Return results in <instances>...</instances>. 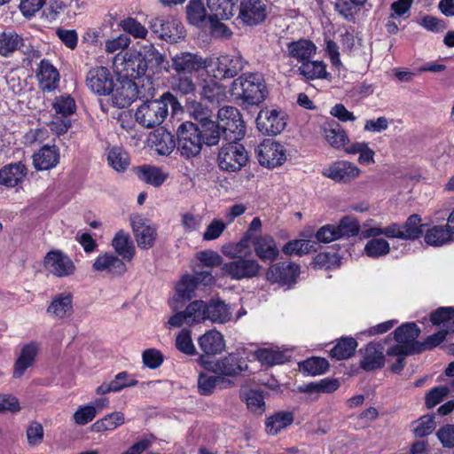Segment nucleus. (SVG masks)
I'll return each mask as SVG.
<instances>
[{"instance_id":"nucleus-38","label":"nucleus","mask_w":454,"mask_h":454,"mask_svg":"<svg viewBox=\"0 0 454 454\" xmlns=\"http://www.w3.org/2000/svg\"><path fill=\"white\" fill-rule=\"evenodd\" d=\"M155 150L160 155H169L177 147L174 135L167 129H158L154 134Z\"/></svg>"},{"instance_id":"nucleus-62","label":"nucleus","mask_w":454,"mask_h":454,"mask_svg":"<svg viewBox=\"0 0 454 454\" xmlns=\"http://www.w3.org/2000/svg\"><path fill=\"white\" fill-rule=\"evenodd\" d=\"M176 348L182 353L192 356L196 354V348L193 345L191 332L186 329H183L178 333L176 338Z\"/></svg>"},{"instance_id":"nucleus-52","label":"nucleus","mask_w":454,"mask_h":454,"mask_svg":"<svg viewBox=\"0 0 454 454\" xmlns=\"http://www.w3.org/2000/svg\"><path fill=\"white\" fill-rule=\"evenodd\" d=\"M107 161L118 172L124 171L129 165V158L121 147H113L108 152Z\"/></svg>"},{"instance_id":"nucleus-61","label":"nucleus","mask_w":454,"mask_h":454,"mask_svg":"<svg viewBox=\"0 0 454 454\" xmlns=\"http://www.w3.org/2000/svg\"><path fill=\"white\" fill-rule=\"evenodd\" d=\"M340 239L349 238L358 234L359 223L357 220L353 216H344L340 221L339 224L336 225Z\"/></svg>"},{"instance_id":"nucleus-43","label":"nucleus","mask_w":454,"mask_h":454,"mask_svg":"<svg viewBox=\"0 0 454 454\" xmlns=\"http://www.w3.org/2000/svg\"><path fill=\"white\" fill-rule=\"evenodd\" d=\"M324 133L326 141L334 148L340 149L345 147L348 142V137L345 130L337 122L332 123L327 128H325Z\"/></svg>"},{"instance_id":"nucleus-3","label":"nucleus","mask_w":454,"mask_h":454,"mask_svg":"<svg viewBox=\"0 0 454 454\" xmlns=\"http://www.w3.org/2000/svg\"><path fill=\"white\" fill-rule=\"evenodd\" d=\"M177 151L186 159L198 155L202 149V137L200 126L184 121L177 129Z\"/></svg>"},{"instance_id":"nucleus-45","label":"nucleus","mask_w":454,"mask_h":454,"mask_svg":"<svg viewBox=\"0 0 454 454\" xmlns=\"http://www.w3.org/2000/svg\"><path fill=\"white\" fill-rule=\"evenodd\" d=\"M452 235L447 226H434L425 234V242L433 247H440L452 239Z\"/></svg>"},{"instance_id":"nucleus-56","label":"nucleus","mask_w":454,"mask_h":454,"mask_svg":"<svg viewBox=\"0 0 454 454\" xmlns=\"http://www.w3.org/2000/svg\"><path fill=\"white\" fill-rule=\"evenodd\" d=\"M187 19L192 25H199L205 20L207 12L202 0H189L186 6Z\"/></svg>"},{"instance_id":"nucleus-1","label":"nucleus","mask_w":454,"mask_h":454,"mask_svg":"<svg viewBox=\"0 0 454 454\" xmlns=\"http://www.w3.org/2000/svg\"><path fill=\"white\" fill-rule=\"evenodd\" d=\"M231 95L236 99L250 106H257L268 96V89L263 75L260 73H246L232 82Z\"/></svg>"},{"instance_id":"nucleus-8","label":"nucleus","mask_w":454,"mask_h":454,"mask_svg":"<svg viewBox=\"0 0 454 454\" xmlns=\"http://www.w3.org/2000/svg\"><path fill=\"white\" fill-rule=\"evenodd\" d=\"M149 26L151 30L157 34L160 39L170 43H177L185 36L184 26L180 20L174 17L167 19L153 18L149 22Z\"/></svg>"},{"instance_id":"nucleus-25","label":"nucleus","mask_w":454,"mask_h":454,"mask_svg":"<svg viewBox=\"0 0 454 454\" xmlns=\"http://www.w3.org/2000/svg\"><path fill=\"white\" fill-rule=\"evenodd\" d=\"M27 174V167L21 161L7 164L0 169V184L15 187L24 181Z\"/></svg>"},{"instance_id":"nucleus-47","label":"nucleus","mask_w":454,"mask_h":454,"mask_svg":"<svg viewBox=\"0 0 454 454\" xmlns=\"http://www.w3.org/2000/svg\"><path fill=\"white\" fill-rule=\"evenodd\" d=\"M200 129L202 142L208 146L215 145L223 139L221 127L212 120L204 122Z\"/></svg>"},{"instance_id":"nucleus-57","label":"nucleus","mask_w":454,"mask_h":454,"mask_svg":"<svg viewBox=\"0 0 454 454\" xmlns=\"http://www.w3.org/2000/svg\"><path fill=\"white\" fill-rule=\"evenodd\" d=\"M186 108L190 116L199 121L200 125L210 120L211 110L200 102L196 100L188 101Z\"/></svg>"},{"instance_id":"nucleus-44","label":"nucleus","mask_w":454,"mask_h":454,"mask_svg":"<svg viewBox=\"0 0 454 454\" xmlns=\"http://www.w3.org/2000/svg\"><path fill=\"white\" fill-rule=\"evenodd\" d=\"M125 422L124 414L114 411L106 415L103 419L97 420L91 427L94 432H104L114 430Z\"/></svg>"},{"instance_id":"nucleus-48","label":"nucleus","mask_w":454,"mask_h":454,"mask_svg":"<svg viewBox=\"0 0 454 454\" xmlns=\"http://www.w3.org/2000/svg\"><path fill=\"white\" fill-rule=\"evenodd\" d=\"M356 347L357 342L354 338H342L332 348L330 354L337 360L348 359L353 356Z\"/></svg>"},{"instance_id":"nucleus-28","label":"nucleus","mask_w":454,"mask_h":454,"mask_svg":"<svg viewBox=\"0 0 454 454\" xmlns=\"http://www.w3.org/2000/svg\"><path fill=\"white\" fill-rule=\"evenodd\" d=\"M200 349L206 355H217L225 348V341L223 334L216 330H210L198 340Z\"/></svg>"},{"instance_id":"nucleus-46","label":"nucleus","mask_w":454,"mask_h":454,"mask_svg":"<svg viewBox=\"0 0 454 454\" xmlns=\"http://www.w3.org/2000/svg\"><path fill=\"white\" fill-rule=\"evenodd\" d=\"M223 140L225 142H239L246 133L245 123L242 119L239 121L224 122L221 127Z\"/></svg>"},{"instance_id":"nucleus-9","label":"nucleus","mask_w":454,"mask_h":454,"mask_svg":"<svg viewBox=\"0 0 454 454\" xmlns=\"http://www.w3.org/2000/svg\"><path fill=\"white\" fill-rule=\"evenodd\" d=\"M209 66L207 59L190 51H181L171 58V67L177 74H192Z\"/></svg>"},{"instance_id":"nucleus-17","label":"nucleus","mask_w":454,"mask_h":454,"mask_svg":"<svg viewBox=\"0 0 454 454\" xmlns=\"http://www.w3.org/2000/svg\"><path fill=\"white\" fill-rule=\"evenodd\" d=\"M300 273V266L295 263L278 262L267 270L266 278L272 283L291 285L295 283Z\"/></svg>"},{"instance_id":"nucleus-40","label":"nucleus","mask_w":454,"mask_h":454,"mask_svg":"<svg viewBox=\"0 0 454 454\" xmlns=\"http://www.w3.org/2000/svg\"><path fill=\"white\" fill-rule=\"evenodd\" d=\"M253 238L254 237L249 236V233H245L239 242L224 246L222 251L228 258L252 256V252L249 248V241L252 242Z\"/></svg>"},{"instance_id":"nucleus-27","label":"nucleus","mask_w":454,"mask_h":454,"mask_svg":"<svg viewBox=\"0 0 454 454\" xmlns=\"http://www.w3.org/2000/svg\"><path fill=\"white\" fill-rule=\"evenodd\" d=\"M132 228L137 246L143 249L151 248L156 239V229L145 224L142 218L138 217L132 221Z\"/></svg>"},{"instance_id":"nucleus-16","label":"nucleus","mask_w":454,"mask_h":454,"mask_svg":"<svg viewBox=\"0 0 454 454\" xmlns=\"http://www.w3.org/2000/svg\"><path fill=\"white\" fill-rule=\"evenodd\" d=\"M92 270L112 278L121 277L127 271L123 259L112 253L98 255L92 264Z\"/></svg>"},{"instance_id":"nucleus-19","label":"nucleus","mask_w":454,"mask_h":454,"mask_svg":"<svg viewBox=\"0 0 454 454\" xmlns=\"http://www.w3.org/2000/svg\"><path fill=\"white\" fill-rule=\"evenodd\" d=\"M38 351L39 344L35 341L25 344L21 348L20 353L13 366V378H21L26 371L34 365Z\"/></svg>"},{"instance_id":"nucleus-24","label":"nucleus","mask_w":454,"mask_h":454,"mask_svg":"<svg viewBox=\"0 0 454 454\" xmlns=\"http://www.w3.org/2000/svg\"><path fill=\"white\" fill-rule=\"evenodd\" d=\"M287 57L294 59L299 63L311 59L317 53L316 44L309 39H299L286 44Z\"/></svg>"},{"instance_id":"nucleus-54","label":"nucleus","mask_w":454,"mask_h":454,"mask_svg":"<svg viewBox=\"0 0 454 454\" xmlns=\"http://www.w3.org/2000/svg\"><path fill=\"white\" fill-rule=\"evenodd\" d=\"M389 251V243L381 238L370 239L364 247L365 254L371 258L384 256L387 254Z\"/></svg>"},{"instance_id":"nucleus-41","label":"nucleus","mask_w":454,"mask_h":454,"mask_svg":"<svg viewBox=\"0 0 454 454\" xmlns=\"http://www.w3.org/2000/svg\"><path fill=\"white\" fill-rule=\"evenodd\" d=\"M168 176L167 173L156 167L144 165L138 168L139 179L155 187L160 186Z\"/></svg>"},{"instance_id":"nucleus-60","label":"nucleus","mask_w":454,"mask_h":454,"mask_svg":"<svg viewBox=\"0 0 454 454\" xmlns=\"http://www.w3.org/2000/svg\"><path fill=\"white\" fill-rule=\"evenodd\" d=\"M53 108L57 114L67 118L73 114L76 109L74 99L69 95H61L55 98Z\"/></svg>"},{"instance_id":"nucleus-2","label":"nucleus","mask_w":454,"mask_h":454,"mask_svg":"<svg viewBox=\"0 0 454 454\" xmlns=\"http://www.w3.org/2000/svg\"><path fill=\"white\" fill-rule=\"evenodd\" d=\"M176 98L166 92L158 99L146 100L137 107L136 121L145 128H154L161 124L168 115V106L176 104Z\"/></svg>"},{"instance_id":"nucleus-59","label":"nucleus","mask_w":454,"mask_h":454,"mask_svg":"<svg viewBox=\"0 0 454 454\" xmlns=\"http://www.w3.org/2000/svg\"><path fill=\"white\" fill-rule=\"evenodd\" d=\"M196 288V280L192 278V275L184 276L176 288V299L191 300Z\"/></svg>"},{"instance_id":"nucleus-55","label":"nucleus","mask_w":454,"mask_h":454,"mask_svg":"<svg viewBox=\"0 0 454 454\" xmlns=\"http://www.w3.org/2000/svg\"><path fill=\"white\" fill-rule=\"evenodd\" d=\"M205 309L206 302L204 301L197 300L191 302L184 310L188 319V325H192L206 320Z\"/></svg>"},{"instance_id":"nucleus-58","label":"nucleus","mask_w":454,"mask_h":454,"mask_svg":"<svg viewBox=\"0 0 454 454\" xmlns=\"http://www.w3.org/2000/svg\"><path fill=\"white\" fill-rule=\"evenodd\" d=\"M119 25L123 31L135 38L145 39L148 34L147 28L131 17L122 20Z\"/></svg>"},{"instance_id":"nucleus-26","label":"nucleus","mask_w":454,"mask_h":454,"mask_svg":"<svg viewBox=\"0 0 454 454\" xmlns=\"http://www.w3.org/2000/svg\"><path fill=\"white\" fill-rule=\"evenodd\" d=\"M36 76L43 91H52L59 85V71L48 59L41 60Z\"/></svg>"},{"instance_id":"nucleus-39","label":"nucleus","mask_w":454,"mask_h":454,"mask_svg":"<svg viewBox=\"0 0 454 454\" xmlns=\"http://www.w3.org/2000/svg\"><path fill=\"white\" fill-rule=\"evenodd\" d=\"M282 251L287 255H303L317 251V242L308 239H294L284 245Z\"/></svg>"},{"instance_id":"nucleus-11","label":"nucleus","mask_w":454,"mask_h":454,"mask_svg":"<svg viewBox=\"0 0 454 454\" xmlns=\"http://www.w3.org/2000/svg\"><path fill=\"white\" fill-rule=\"evenodd\" d=\"M256 152L259 163L269 168L279 167L286 160L285 146L280 143L264 141Z\"/></svg>"},{"instance_id":"nucleus-32","label":"nucleus","mask_w":454,"mask_h":454,"mask_svg":"<svg viewBox=\"0 0 454 454\" xmlns=\"http://www.w3.org/2000/svg\"><path fill=\"white\" fill-rule=\"evenodd\" d=\"M141 55L143 61L146 64V67H160L166 71L169 68L168 61L166 60L163 54L152 43H146L141 46L137 51Z\"/></svg>"},{"instance_id":"nucleus-63","label":"nucleus","mask_w":454,"mask_h":454,"mask_svg":"<svg viewBox=\"0 0 454 454\" xmlns=\"http://www.w3.org/2000/svg\"><path fill=\"white\" fill-rule=\"evenodd\" d=\"M172 88L183 95H188L195 92L196 84L191 74H178L174 78Z\"/></svg>"},{"instance_id":"nucleus-13","label":"nucleus","mask_w":454,"mask_h":454,"mask_svg":"<svg viewBox=\"0 0 454 454\" xmlns=\"http://www.w3.org/2000/svg\"><path fill=\"white\" fill-rule=\"evenodd\" d=\"M215 69L214 76L215 78H232L241 72L247 61L243 59L239 52L233 54L221 55L213 63Z\"/></svg>"},{"instance_id":"nucleus-42","label":"nucleus","mask_w":454,"mask_h":454,"mask_svg":"<svg viewBox=\"0 0 454 454\" xmlns=\"http://www.w3.org/2000/svg\"><path fill=\"white\" fill-rule=\"evenodd\" d=\"M200 95L211 103H221L226 98L225 87L214 80L206 81L202 86Z\"/></svg>"},{"instance_id":"nucleus-18","label":"nucleus","mask_w":454,"mask_h":454,"mask_svg":"<svg viewBox=\"0 0 454 454\" xmlns=\"http://www.w3.org/2000/svg\"><path fill=\"white\" fill-rule=\"evenodd\" d=\"M360 169L347 160H339L331 164L322 171V175L335 182L347 183L358 176Z\"/></svg>"},{"instance_id":"nucleus-33","label":"nucleus","mask_w":454,"mask_h":454,"mask_svg":"<svg viewBox=\"0 0 454 454\" xmlns=\"http://www.w3.org/2000/svg\"><path fill=\"white\" fill-rule=\"evenodd\" d=\"M73 311V296L71 294L64 293L56 295L50 306L47 312L58 318L68 317Z\"/></svg>"},{"instance_id":"nucleus-6","label":"nucleus","mask_w":454,"mask_h":454,"mask_svg":"<svg viewBox=\"0 0 454 454\" xmlns=\"http://www.w3.org/2000/svg\"><path fill=\"white\" fill-rule=\"evenodd\" d=\"M200 361L201 364H205L207 370L228 377L239 375L248 367L246 360L239 353L235 352L230 353L215 362L206 361L205 356H200Z\"/></svg>"},{"instance_id":"nucleus-23","label":"nucleus","mask_w":454,"mask_h":454,"mask_svg":"<svg viewBox=\"0 0 454 454\" xmlns=\"http://www.w3.org/2000/svg\"><path fill=\"white\" fill-rule=\"evenodd\" d=\"M137 88L130 81L118 82L115 81L114 89L111 92L110 100L113 106L119 108H125L131 105L136 98Z\"/></svg>"},{"instance_id":"nucleus-53","label":"nucleus","mask_w":454,"mask_h":454,"mask_svg":"<svg viewBox=\"0 0 454 454\" xmlns=\"http://www.w3.org/2000/svg\"><path fill=\"white\" fill-rule=\"evenodd\" d=\"M328 368V361L322 357H311L299 363L300 371L310 375L322 374L325 372Z\"/></svg>"},{"instance_id":"nucleus-14","label":"nucleus","mask_w":454,"mask_h":454,"mask_svg":"<svg viewBox=\"0 0 454 454\" xmlns=\"http://www.w3.org/2000/svg\"><path fill=\"white\" fill-rule=\"evenodd\" d=\"M267 7L262 0H241L238 19L247 26H256L265 20Z\"/></svg>"},{"instance_id":"nucleus-10","label":"nucleus","mask_w":454,"mask_h":454,"mask_svg":"<svg viewBox=\"0 0 454 454\" xmlns=\"http://www.w3.org/2000/svg\"><path fill=\"white\" fill-rule=\"evenodd\" d=\"M256 125L262 134L276 136L286 126V114L276 109H262L257 115Z\"/></svg>"},{"instance_id":"nucleus-7","label":"nucleus","mask_w":454,"mask_h":454,"mask_svg":"<svg viewBox=\"0 0 454 454\" xmlns=\"http://www.w3.org/2000/svg\"><path fill=\"white\" fill-rule=\"evenodd\" d=\"M115 78L111 70L103 66L91 67L86 74L87 88L98 96H109L115 85Z\"/></svg>"},{"instance_id":"nucleus-34","label":"nucleus","mask_w":454,"mask_h":454,"mask_svg":"<svg viewBox=\"0 0 454 454\" xmlns=\"http://www.w3.org/2000/svg\"><path fill=\"white\" fill-rule=\"evenodd\" d=\"M112 246L116 254L123 260L131 261L133 259L136 250L128 233L119 231L112 240Z\"/></svg>"},{"instance_id":"nucleus-64","label":"nucleus","mask_w":454,"mask_h":454,"mask_svg":"<svg viewBox=\"0 0 454 454\" xmlns=\"http://www.w3.org/2000/svg\"><path fill=\"white\" fill-rule=\"evenodd\" d=\"M358 6L361 4H356L350 0H337L334 8L345 20L354 21Z\"/></svg>"},{"instance_id":"nucleus-36","label":"nucleus","mask_w":454,"mask_h":454,"mask_svg":"<svg viewBox=\"0 0 454 454\" xmlns=\"http://www.w3.org/2000/svg\"><path fill=\"white\" fill-rule=\"evenodd\" d=\"M298 73L307 80L325 79L328 75L326 65L323 61L310 59L301 64Z\"/></svg>"},{"instance_id":"nucleus-49","label":"nucleus","mask_w":454,"mask_h":454,"mask_svg":"<svg viewBox=\"0 0 454 454\" xmlns=\"http://www.w3.org/2000/svg\"><path fill=\"white\" fill-rule=\"evenodd\" d=\"M401 226L403 230V239H417L424 232V225L421 224V218L417 214L410 215L406 222Z\"/></svg>"},{"instance_id":"nucleus-50","label":"nucleus","mask_w":454,"mask_h":454,"mask_svg":"<svg viewBox=\"0 0 454 454\" xmlns=\"http://www.w3.org/2000/svg\"><path fill=\"white\" fill-rule=\"evenodd\" d=\"M240 397L251 412L262 415L265 411V403L261 392L250 389L243 393Z\"/></svg>"},{"instance_id":"nucleus-37","label":"nucleus","mask_w":454,"mask_h":454,"mask_svg":"<svg viewBox=\"0 0 454 454\" xmlns=\"http://www.w3.org/2000/svg\"><path fill=\"white\" fill-rule=\"evenodd\" d=\"M419 333L420 329L413 322L403 324L394 332L395 340L397 343H403L406 346H413L416 348H418V347L415 345L417 342L415 340L419 337Z\"/></svg>"},{"instance_id":"nucleus-15","label":"nucleus","mask_w":454,"mask_h":454,"mask_svg":"<svg viewBox=\"0 0 454 454\" xmlns=\"http://www.w3.org/2000/svg\"><path fill=\"white\" fill-rule=\"evenodd\" d=\"M17 50L22 51L32 59L40 57V51L35 50L30 44L27 45L18 34L14 32L0 33V55L8 57Z\"/></svg>"},{"instance_id":"nucleus-22","label":"nucleus","mask_w":454,"mask_h":454,"mask_svg":"<svg viewBox=\"0 0 454 454\" xmlns=\"http://www.w3.org/2000/svg\"><path fill=\"white\" fill-rule=\"evenodd\" d=\"M254 250L262 262H273L278 257L279 250L275 239L270 235L254 236L252 239Z\"/></svg>"},{"instance_id":"nucleus-12","label":"nucleus","mask_w":454,"mask_h":454,"mask_svg":"<svg viewBox=\"0 0 454 454\" xmlns=\"http://www.w3.org/2000/svg\"><path fill=\"white\" fill-rule=\"evenodd\" d=\"M45 269L58 278H66L75 271L74 262L60 250L47 253L43 262Z\"/></svg>"},{"instance_id":"nucleus-31","label":"nucleus","mask_w":454,"mask_h":454,"mask_svg":"<svg viewBox=\"0 0 454 454\" xmlns=\"http://www.w3.org/2000/svg\"><path fill=\"white\" fill-rule=\"evenodd\" d=\"M209 20H230L235 12L233 0H207Z\"/></svg>"},{"instance_id":"nucleus-29","label":"nucleus","mask_w":454,"mask_h":454,"mask_svg":"<svg viewBox=\"0 0 454 454\" xmlns=\"http://www.w3.org/2000/svg\"><path fill=\"white\" fill-rule=\"evenodd\" d=\"M205 311L206 319L216 324L229 322L232 317L230 307L220 300H211L209 302H206Z\"/></svg>"},{"instance_id":"nucleus-30","label":"nucleus","mask_w":454,"mask_h":454,"mask_svg":"<svg viewBox=\"0 0 454 454\" xmlns=\"http://www.w3.org/2000/svg\"><path fill=\"white\" fill-rule=\"evenodd\" d=\"M59 162V153L55 146L44 145L33 155V164L37 170H48Z\"/></svg>"},{"instance_id":"nucleus-5","label":"nucleus","mask_w":454,"mask_h":454,"mask_svg":"<svg viewBox=\"0 0 454 454\" xmlns=\"http://www.w3.org/2000/svg\"><path fill=\"white\" fill-rule=\"evenodd\" d=\"M247 160L248 153L244 145L239 142H226L221 147L217 157L220 168L228 172L240 170Z\"/></svg>"},{"instance_id":"nucleus-51","label":"nucleus","mask_w":454,"mask_h":454,"mask_svg":"<svg viewBox=\"0 0 454 454\" xmlns=\"http://www.w3.org/2000/svg\"><path fill=\"white\" fill-rule=\"evenodd\" d=\"M254 355L262 364L270 366L283 364L286 360L285 353L278 349L259 348Z\"/></svg>"},{"instance_id":"nucleus-4","label":"nucleus","mask_w":454,"mask_h":454,"mask_svg":"<svg viewBox=\"0 0 454 454\" xmlns=\"http://www.w3.org/2000/svg\"><path fill=\"white\" fill-rule=\"evenodd\" d=\"M221 267L223 274L233 280L250 279L258 277L262 265L252 256L229 258Z\"/></svg>"},{"instance_id":"nucleus-21","label":"nucleus","mask_w":454,"mask_h":454,"mask_svg":"<svg viewBox=\"0 0 454 454\" xmlns=\"http://www.w3.org/2000/svg\"><path fill=\"white\" fill-rule=\"evenodd\" d=\"M121 59L120 56L115 57V62ZM121 65L123 66L121 71L125 73V75L131 78L137 79L143 76L146 70V64L142 59L141 55L136 51H126L121 57Z\"/></svg>"},{"instance_id":"nucleus-20","label":"nucleus","mask_w":454,"mask_h":454,"mask_svg":"<svg viewBox=\"0 0 454 454\" xmlns=\"http://www.w3.org/2000/svg\"><path fill=\"white\" fill-rule=\"evenodd\" d=\"M385 348L379 342H370L366 345L360 366L366 372L380 369L385 364Z\"/></svg>"},{"instance_id":"nucleus-35","label":"nucleus","mask_w":454,"mask_h":454,"mask_svg":"<svg viewBox=\"0 0 454 454\" xmlns=\"http://www.w3.org/2000/svg\"><path fill=\"white\" fill-rule=\"evenodd\" d=\"M294 422V415L290 411H279L267 418L265 422L266 432L277 434Z\"/></svg>"}]
</instances>
